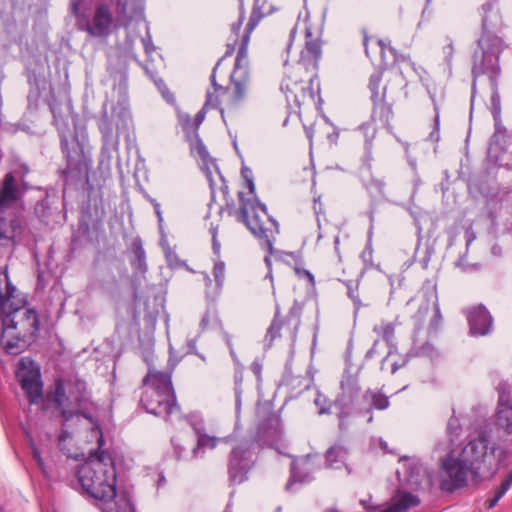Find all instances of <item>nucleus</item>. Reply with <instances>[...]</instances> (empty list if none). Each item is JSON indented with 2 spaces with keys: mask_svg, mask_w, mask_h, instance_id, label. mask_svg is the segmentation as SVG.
I'll list each match as a JSON object with an SVG mask.
<instances>
[{
  "mask_svg": "<svg viewBox=\"0 0 512 512\" xmlns=\"http://www.w3.org/2000/svg\"><path fill=\"white\" fill-rule=\"evenodd\" d=\"M92 404L87 383L78 376L58 377L53 386L46 391L42 412L55 411L61 420V430L58 435V443L62 445L70 437L67 423L75 416H82L89 420L93 426L91 435L96 438L98 448L105 444L102 429L93 416L87 412Z\"/></svg>",
  "mask_w": 512,
  "mask_h": 512,
  "instance_id": "obj_1",
  "label": "nucleus"
},
{
  "mask_svg": "<svg viewBox=\"0 0 512 512\" xmlns=\"http://www.w3.org/2000/svg\"><path fill=\"white\" fill-rule=\"evenodd\" d=\"M505 458L506 451L496 444L489 446L487 436L481 435L469 440L457 457L447 455L441 466L450 479V489L454 490L467 485L469 474L475 481L492 477Z\"/></svg>",
  "mask_w": 512,
  "mask_h": 512,
  "instance_id": "obj_2",
  "label": "nucleus"
},
{
  "mask_svg": "<svg viewBox=\"0 0 512 512\" xmlns=\"http://www.w3.org/2000/svg\"><path fill=\"white\" fill-rule=\"evenodd\" d=\"M220 61L216 63L210 76L213 90H207L205 108L218 109L223 121L233 117L247 99L251 87V77L247 65V51L239 47L234 69L230 75V85L222 86L216 81V71Z\"/></svg>",
  "mask_w": 512,
  "mask_h": 512,
  "instance_id": "obj_3",
  "label": "nucleus"
},
{
  "mask_svg": "<svg viewBox=\"0 0 512 512\" xmlns=\"http://www.w3.org/2000/svg\"><path fill=\"white\" fill-rule=\"evenodd\" d=\"M29 169L21 165L18 169L7 172L0 181V244L2 246L15 245L24 229L22 216L9 209L20 201L28 184L25 177Z\"/></svg>",
  "mask_w": 512,
  "mask_h": 512,
  "instance_id": "obj_4",
  "label": "nucleus"
},
{
  "mask_svg": "<svg viewBox=\"0 0 512 512\" xmlns=\"http://www.w3.org/2000/svg\"><path fill=\"white\" fill-rule=\"evenodd\" d=\"M482 9V34L473 54L471 72L474 79L488 75L492 84L496 85L500 73L499 56L503 49L502 39L496 35L501 26V16L491 3L484 4Z\"/></svg>",
  "mask_w": 512,
  "mask_h": 512,
  "instance_id": "obj_5",
  "label": "nucleus"
},
{
  "mask_svg": "<svg viewBox=\"0 0 512 512\" xmlns=\"http://www.w3.org/2000/svg\"><path fill=\"white\" fill-rule=\"evenodd\" d=\"M16 287L11 283L7 271H0V317L1 325L13 328L22 337L35 341L40 319L37 311L18 298Z\"/></svg>",
  "mask_w": 512,
  "mask_h": 512,
  "instance_id": "obj_6",
  "label": "nucleus"
},
{
  "mask_svg": "<svg viewBox=\"0 0 512 512\" xmlns=\"http://www.w3.org/2000/svg\"><path fill=\"white\" fill-rule=\"evenodd\" d=\"M78 484L88 496L106 501L116 495V469L112 456L102 448L78 466L76 472Z\"/></svg>",
  "mask_w": 512,
  "mask_h": 512,
  "instance_id": "obj_7",
  "label": "nucleus"
},
{
  "mask_svg": "<svg viewBox=\"0 0 512 512\" xmlns=\"http://www.w3.org/2000/svg\"><path fill=\"white\" fill-rule=\"evenodd\" d=\"M141 389L140 405L147 413L168 421L173 413L180 410L172 384V370L158 371L149 364Z\"/></svg>",
  "mask_w": 512,
  "mask_h": 512,
  "instance_id": "obj_8",
  "label": "nucleus"
},
{
  "mask_svg": "<svg viewBox=\"0 0 512 512\" xmlns=\"http://www.w3.org/2000/svg\"><path fill=\"white\" fill-rule=\"evenodd\" d=\"M238 197L240 200L238 219L262 242L267 252L273 254V243L275 236L279 233L278 222L268 215L265 204L257 200L245 199L243 192H239Z\"/></svg>",
  "mask_w": 512,
  "mask_h": 512,
  "instance_id": "obj_9",
  "label": "nucleus"
},
{
  "mask_svg": "<svg viewBox=\"0 0 512 512\" xmlns=\"http://www.w3.org/2000/svg\"><path fill=\"white\" fill-rule=\"evenodd\" d=\"M310 68L296 63L286 67L284 78L281 81V91L286 95L287 101L294 102L298 107L302 105L316 106L320 102L319 86L313 87V75Z\"/></svg>",
  "mask_w": 512,
  "mask_h": 512,
  "instance_id": "obj_10",
  "label": "nucleus"
},
{
  "mask_svg": "<svg viewBox=\"0 0 512 512\" xmlns=\"http://www.w3.org/2000/svg\"><path fill=\"white\" fill-rule=\"evenodd\" d=\"M119 92L121 98L118 100L117 104L112 107L111 112L107 110L106 103L102 107L101 115L97 122L102 137L114 136V129L125 130L128 129L132 123L127 97V76L125 74L121 76Z\"/></svg>",
  "mask_w": 512,
  "mask_h": 512,
  "instance_id": "obj_11",
  "label": "nucleus"
},
{
  "mask_svg": "<svg viewBox=\"0 0 512 512\" xmlns=\"http://www.w3.org/2000/svg\"><path fill=\"white\" fill-rule=\"evenodd\" d=\"M363 401L364 393H361L359 373L345 369L340 381V393L334 401V405L339 408V419L344 420L352 413L359 414Z\"/></svg>",
  "mask_w": 512,
  "mask_h": 512,
  "instance_id": "obj_12",
  "label": "nucleus"
},
{
  "mask_svg": "<svg viewBox=\"0 0 512 512\" xmlns=\"http://www.w3.org/2000/svg\"><path fill=\"white\" fill-rule=\"evenodd\" d=\"M384 70L382 68L374 71L368 81V89L371 93L370 100L372 102L371 119L374 122H380L385 128L391 129V120L394 116L393 103L387 100V88L382 87Z\"/></svg>",
  "mask_w": 512,
  "mask_h": 512,
  "instance_id": "obj_13",
  "label": "nucleus"
},
{
  "mask_svg": "<svg viewBox=\"0 0 512 512\" xmlns=\"http://www.w3.org/2000/svg\"><path fill=\"white\" fill-rule=\"evenodd\" d=\"M301 312L302 307L297 301L293 303L285 317L281 315L279 306H276L274 317L264 336L265 348H271L275 340L281 338V330L283 328L288 331L291 341L295 342L301 324Z\"/></svg>",
  "mask_w": 512,
  "mask_h": 512,
  "instance_id": "obj_14",
  "label": "nucleus"
},
{
  "mask_svg": "<svg viewBox=\"0 0 512 512\" xmlns=\"http://www.w3.org/2000/svg\"><path fill=\"white\" fill-rule=\"evenodd\" d=\"M253 442L242 441L231 449L227 460V472L231 485H237L248 479V473L254 466Z\"/></svg>",
  "mask_w": 512,
  "mask_h": 512,
  "instance_id": "obj_15",
  "label": "nucleus"
},
{
  "mask_svg": "<svg viewBox=\"0 0 512 512\" xmlns=\"http://www.w3.org/2000/svg\"><path fill=\"white\" fill-rule=\"evenodd\" d=\"M120 26L122 25L118 23V19L115 21L110 7L107 4H100L95 8L91 21L79 25V29L91 37L107 38Z\"/></svg>",
  "mask_w": 512,
  "mask_h": 512,
  "instance_id": "obj_16",
  "label": "nucleus"
},
{
  "mask_svg": "<svg viewBox=\"0 0 512 512\" xmlns=\"http://www.w3.org/2000/svg\"><path fill=\"white\" fill-rule=\"evenodd\" d=\"M22 365L17 371V377L29 404L35 405L40 402L43 404L46 394L43 393L44 385L39 367L35 365L26 367L23 362Z\"/></svg>",
  "mask_w": 512,
  "mask_h": 512,
  "instance_id": "obj_17",
  "label": "nucleus"
},
{
  "mask_svg": "<svg viewBox=\"0 0 512 512\" xmlns=\"http://www.w3.org/2000/svg\"><path fill=\"white\" fill-rule=\"evenodd\" d=\"M276 10L277 7L272 0H254L249 20L240 35L239 47H244V50L247 51L253 30L264 17L271 15Z\"/></svg>",
  "mask_w": 512,
  "mask_h": 512,
  "instance_id": "obj_18",
  "label": "nucleus"
},
{
  "mask_svg": "<svg viewBox=\"0 0 512 512\" xmlns=\"http://www.w3.org/2000/svg\"><path fill=\"white\" fill-rule=\"evenodd\" d=\"M321 55L322 42L319 33L307 27L305 30V45L301 51L298 63L310 68L314 72L317 70Z\"/></svg>",
  "mask_w": 512,
  "mask_h": 512,
  "instance_id": "obj_19",
  "label": "nucleus"
},
{
  "mask_svg": "<svg viewBox=\"0 0 512 512\" xmlns=\"http://www.w3.org/2000/svg\"><path fill=\"white\" fill-rule=\"evenodd\" d=\"M469 332L473 336L488 335L493 326V318L483 304L469 308L466 312Z\"/></svg>",
  "mask_w": 512,
  "mask_h": 512,
  "instance_id": "obj_20",
  "label": "nucleus"
},
{
  "mask_svg": "<svg viewBox=\"0 0 512 512\" xmlns=\"http://www.w3.org/2000/svg\"><path fill=\"white\" fill-rule=\"evenodd\" d=\"M61 149L66 160H89L90 150L84 141H81L76 133L69 137L60 132Z\"/></svg>",
  "mask_w": 512,
  "mask_h": 512,
  "instance_id": "obj_21",
  "label": "nucleus"
},
{
  "mask_svg": "<svg viewBox=\"0 0 512 512\" xmlns=\"http://www.w3.org/2000/svg\"><path fill=\"white\" fill-rule=\"evenodd\" d=\"M33 342L32 339L22 337L17 330L10 326L1 325L0 344L7 353L17 355Z\"/></svg>",
  "mask_w": 512,
  "mask_h": 512,
  "instance_id": "obj_22",
  "label": "nucleus"
},
{
  "mask_svg": "<svg viewBox=\"0 0 512 512\" xmlns=\"http://www.w3.org/2000/svg\"><path fill=\"white\" fill-rule=\"evenodd\" d=\"M389 398L383 394L381 391H375L372 389H367L364 392V401L363 406L360 409V415H369L368 422L373 420L372 411L376 410H385L389 407Z\"/></svg>",
  "mask_w": 512,
  "mask_h": 512,
  "instance_id": "obj_23",
  "label": "nucleus"
},
{
  "mask_svg": "<svg viewBox=\"0 0 512 512\" xmlns=\"http://www.w3.org/2000/svg\"><path fill=\"white\" fill-rule=\"evenodd\" d=\"M434 354L435 348L429 341L421 343L416 335H414L411 350L405 355L401 362L396 361L392 364V373H395L398 369L404 367L411 357H433Z\"/></svg>",
  "mask_w": 512,
  "mask_h": 512,
  "instance_id": "obj_24",
  "label": "nucleus"
},
{
  "mask_svg": "<svg viewBox=\"0 0 512 512\" xmlns=\"http://www.w3.org/2000/svg\"><path fill=\"white\" fill-rule=\"evenodd\" d=\"M281 434V419L279 414L270 412L261 421L258 427V435L263 439H277Z\"/></svg>",
  "mask_w": 512,
  "mask_h": 512,
  "instance_id": "obj_25",
  "label": "nucleus"
},
{
  "mask_svg": "<svg viewBox=\"0 0 512 512\" xmlns=\"http://www.w3.org/2000/svg\"><path fill=\"white\" fill-rule=\"evenodd\" d=\"M142 10L139 0H117L116 12L118 23L128 26L134 16Z\"/></svg>",
  "mask_w": 512,
  "mask_h": 512,
  "instance_id": "obj_26",
  "label": "nucleus"
},
{
  "mask_svg": "<svg viewBox=\"0 0 512 512\" xmlns=\"http://www.w3.org/2000/svg\"><path fill=\"white\" fill-rule=\"evenodd\" d=\"M207 111L208 109L203 105L193 118L188 114L179 116L180 125L187 139H192L198 136V129L204 121Z\"/></svg>",
  "mask_w": 512,
  "mask_h": 512,
  "instance_id": "obj_27",
  "label": "nucleus"
},
{
  "mask_svg": "<svg viewBox=\"0 0 512 512\" xmlns=\"http://www.w3.org/2000/svg\"><path fill=\"white\" fill-rule=\"evenodd\" d=\"M133 258L130 260V265L135 274L145 276L148 271L146 260V252L143 247V242L140 237H136L132 241Z\"/></svg>",
  "mask_w": 512,
  "mask_h": 512,
  "instance_id": "obj_28",
  "label": "nucleus"
},
{
  "mask_svg": "<svg viewBox=\"0 0 512 512\" xmlns=\"http://www.w3.org/2000/svg\"><path fill=\"white\" fill-rule=\"evenodd\" d=\"M311 474L312 468L310 467L308 458L293 460L291 463V476L287 488L295 482L305 483L310 481L312 479Z\"/></svg>",
  "mask_w": 512,
  "mask_h": 512,
  "instance_id": "obj_29",
  "label": "nucleus"
},
{
  "mask_svg": "<svg viewBox=\"0 0 512 512\" xmlns=\"http://www.w3.org/2000/svg\"><path fill=\"white\" fill-rule=\"evenodd\" d=\"M400 325L399 317H396L392 322L381 321L373 327V332L380 336L388 346L395 347V329Z\"/></svg>",
  "mask_w": 512,
  "mask_h": 512,
  "instance_id": "obj_30",
  "label": "nucleus"
},
{
  "mask_svg": "<svg viewBox=\"0 0 512 512\" xmlns=\"http://www.w3.org/2000/svg\"><path fill=\"white\" fill-rule=\"evenodd\" d=\"M103 502V512H135L131 500L125 495H115Z\"/></svg>",
  "mask_w": 512,
  "mask_h": 512,
  "instance_id": "obj_31",
  "label": "nucleus"
},
{
  "mask_svg": "<svg viewBox=\"0 0 512 512\" xmlns=\"http://www.w3.org/2000/svg\"><path fill=\"white\" fill-rule=\"evenodd\" d=\"M100 160H120L118 135L102 137Z\"/></svg>",
  "mask_w": 512,
  "mask_h": 512,
  "instance_id": "obj_32",
  "label": "nucleus"
},
{
  "mask_svg": "<svg viewBox=\"0 0 512 512\" xmlns=\"http://www.w3.org/2000/svg\"><path fill=\"white\" fill-rule=\"evenodd\" d=\"M284 383L295 393L299 394L310 388L312 378L307 375H294L288 372L284 377Z\"/></svg>",
  "mask_w": 512,
  "mask_h": 512,
  "instance_id": "obj_33",
  "label": "nucleus"
},
{
  "mask_svg": "<svg viewBox=\"0 0 512 512\" xmlns=\"http://www.w3.org/2000/svg\"><path fill=\"white\" fill-rule=\"evenodd\" d=\"M496 424L506 433L512 434V404L497 405Z\"/></svg>",
  "mask_w": 512,
  "mask_h": 512,
  "instance_id": "obj_34",
  "label": "nucleus"
},
{
  "mask_svg": "<svg viewBox=\"0 0 512 512\" xmlns=\"http://www.w3.org/2000/svg\"><path fill=\"white\" fill-rule=\"evenodd\" d=\"M505 135L502 133H494L490 139L488 146V157L489 160H499L502 157L503 152L505 151Z\"/></svg>",
  "mask_w": 512,
  "mask_h": 512,
  "instance_id": "obj_35",
  "label": "nucleus"
},
{
  "mask_svg": "<svg viewBox=\"0 0 512 512\" xmlns=\"http://www.w3.org/2000/svg\"><path fill=\"white\" fill-rule=\"evenodd\" d=\"M512 486V470L509 474L503 479L499 487H497L494 491V496L485 501V505L487 509H492L496 506L498 501L505 495V493Z\"/></svg>",
  "mask_w": 512,
  "mask_h": 512,
  "instance_id": "obj_36",
  "label": "nucleus"
},
{
  "mask_svg": "<svg viewBox=\"0 0 512 512\" xmlns=\"http://www.w3.org/2000/svg\"><path fill=\"white\" fill-rule=\"evenodd\" d=\"M419 504L420 499L418 496L409 492H405L393 505L395 506L396 512H407L411 507H416Z\"/></svg>",
  "mask_w": 512,
  "mask_h": 512,
  "instance_id": "obj_37",
  "label": "nucleus"
},
{
  "mask_svg": "<svg viewBox=\"0 0 512 512\" xmlns=\"http://www.w3.org/2000/svg\"><path fill=\"white\" fill-rule=\"evenodd\" d=\"M203 163H204V166L202 167V169H203V171L206 174V177H207V179L209 181L211 189H213L215 182H214V179H213V176H212V171H211L210 166L213 169H215V171L219 175V178H220V180L222 182V185H221L220 189L222 190V192L224 194H227L228 193V186L226 184L224 176L220 173L219 169L217 168L216 162H203Z\"/></svg>",
  "mask_w": 512,
  "mask_h": 512,
  "instance_id": "obj_38",
  "label": "nucleus"
},
{
  "mask_svg": "<svg viewBox=\"0 0 512 512\" xmlns=\"http://www.w3.org/2000/svg\"><path fill=\"white\" fill-rule=\"evenodd\" d=\"M188 140L190 141V150L193 157L200 160H209V153L199 135Z\"/></svg>",
  "mask_w": 512,
  "mask_h": 512,
  "instance_id": "obj_39",
  "label": "nucleus"
},
{
  "mask_svg": "<svg viewBox=\"0 0 512 512\" xmlns=\"http://www.w3.org/2000/svg\"><path fill=\"white\" fill-rule=\"evenodd\" d=\"M193 427H194L196 433L199 435L198 440H197V445L193 449L194 455L197 453V451L199 449L206 448V447L213 449L216 447L217 442H218V439L216 437L207 435L205 433H201L200 430L195 425Z\"/></svg>",
  "mask_w": 512,
  "mask_h": 512,
  "instance_id": "obj_40",
  "label": "nucleus"
},
{
  "mask_svg": "<svg viewBox=\"0 0 512 512\" xmlns=\"http://www.w3.org/2000/svg\"><path fill=\"white\" fill-rule=\"evenodd\" d=\"M34 212L41 221H46L51 215V205L48 196L40 199L34 206Z\"/></svg>",
  "mask_w": 512,
  "mask_h": 512,
  "instance_id": "obj_41",
  "label": "nucleus"
},
{
  "mask_svg": "<svg viewBox=\"0 0 512 512\" xmlns=\"http://www.w3.org/2000/svg\"><path fill=\"white\" fill-rule=\"evenodd\" d=\"M498 392V405L511 404L510 396L512 392V386L507 381H501L496 387Z\"/></svg>",
  "mask_w": 512,
  "mask_h": 512,
  "instance_id": "obj_42",
  "label": "nucleus"
},
{
  "mask_svg": "<svg viewBox=\"0 0 512 512\" xmlns=\"http://www.w3.org/2000/svg\"><path fill=\"white\" fill-rule=\"evenodd\" d=\"M442 320L443 317L441 314L438 297L435 295V301L433 302V317L429 322V331L434 333L437 332L442 323Z\"/></svg>",
  "mask_w": 512,
  "mask_h": 512,
  "instance_id": "obj_43",
  "label": "nucleus"
},
{
  "mask_svg": "<svg viewBox=\"0 0 512 512\" xmlns=\"http://www.w3.org/2000/svg\"><path fill=\"white\" fill-rule=\"evenodd\" d=\"M446 431L448 436L450 437L451 442H454L455 439H457L460 436L462 432V427L459 419L454 415L449 418Z\"/></svg>",
  "mask_w": 512,
  "mask_h": 512,
  "instance_id": "obj_44",
  "label": "nucleus"
},
{
  "mask_svg": "<svg viewBox=\"0 0 512 512\" xmlns=\"http://www.w3.org/2000/svg\"><path fill=\"white\" fill-rule=\"evenodd\" d=\"M213 276L216 286L219 290L222 289L225 279V263L220 259L214 262Z\"/></svg>",
  "mask_w": 512,
  "mask_h": 512,
  "instance_id": "obj_45",
  "label": "nucleus"
},
{
  "mask_svg": "<svg viewBox=\"0 0 512 512\" xmlns=\"http://www.w3.org/2000/svg\"><path fill=\"white\" fill-rule=\"evenodd\" d=\"M360 259L363 262V266H364L363 269L365 271L374 267V263H373V247H372L371 241H368L366 243L365 248L363 249V251L360 254Z\"/></svg>",
  "mask_w": 512,
  "mask_h": 512,
  "instance_id": "obj_46",
  "label": "nucleus"
},
{
  "mask_svg": "<svg viewBox=\"0 0 512 512\" xmlns=\"http://www.w3.org/2000/svg\"><path fill=\"white\" fill-rule=\"evenodd\" d=\"M242 382H243V367L238 366L234 372V391H235V395H236L237 405H240V402H241Z\"/></svg>",
  "mask_w": 512,
  "mask_h": 512,
  "instance_id": "obj_47",
  "label": "nucleus"
},
{
  "mask_svg": "<svg viewBox=\"0 0 512 512\" xmlns=\"http://www.w3.org/2000/svg\"><path fill=\"white\" fill-rule=\"evenodd\" d=\"M343 453V450L339 446H332L330 447L326 454H325V460L326 462L332 466L334 463H336L339 460V457Z\"/></svg>",
  "mask_w": 512,
  "mask_h": 512,
  "instance_id": "obj_48",
  "label": "nucleus"
},
{
  "mask_svg": "<svg viewBox=\"0 0 512 512\" xmlns=\"http://www.w3.org/2000/svg\"><path fill=\"white\" fill-rule=\"evenodd\" d=\"M241 175L245 181V184L251 193L255 192V185L253 181L252 170L247 166L243 165L241 168Z\"/></svg>",
  "mask_w": 512,
  "mask_h": 512,
  "instance_id": "obj_49",
  "label": "nucleus"
},
{
  "mask_svg": "<svg viewBox=\"0 0 512 512\" xmlns=\"http://www.w3.org/2000/svg\"><path fill=\"white\" fill-rule=\"evenodd\" d=\"M294 272L295 274L298 276V278L300 279H306L309 283V286L311 288H314L315 287V278H314V275L309 271V270H306L304 268H301V267H298V266H295L294 267Z\"/></svg>",
  "mask_w": 512,
  "mask_h": 512,
  "instance_id": "obj_50",
  "label": "nucleus"
},
{
  "mask_svg": "<svg viewBox=\"0 0 512 512\" xmlns=\"http://www.w3.org/2000/svg\"><path fill=\"white\" fill-rule=\"evenodd\" d=\"M428 311H429V303L428 302L422 303L419 306V309L415 314V318L417 319V321L420 322V324L416 327L415 334L421 330L422 322H423L425 316L427 315Z\"/></svg>",
  "mask_w": 512,
  "mask_h": 512,
  "instance_id": "obj_51",
  "label": "nucleus"
},
{
  "mask_svg": "<svg viewBox=\"0 0 512 512\" xmlns=\"http://www.w3.org/2000/svg\"><path fill=\"white\" fill-rule=\"evenodd\" d=\"M389 52L392 53V55L394 56L395 63H406L412 68H414L415 64L411 61L410 56L398 53V51L392 46H389Z\"/></svg>",
  "mask_w": 512,
  "mask_h": 512,
  "instance_id": "obj_52",
  "label": "nucleus"
},
{
  "mask_svg": "<svg viewBox=\"0 0 512 512\" xmlns=\"http://www.w3.org/2000/svg\"><path fill=\"white\" fill-rule=\"evenodd\" d=\"M245 14H246L245 7H243V5H241V7H239L238 20L231 25V31L236 36L240 35L241 27H242L243 21L245 19Z\"/></svg>",
  "mask_w": 512,
  "mask_h": 512,
  "instance_id": "obj_53",
  "label": "nucleus"
},
{
  "mask_svg": "<svg viewBox=\"0 0 512 512\" xmlns=\"http://www.w3.org/2000/svg\"><path fill=\"white\" fill-rule=\"evenodd\" d=\"M440 139V117L439 112L436 109V114L434 117V127L433 130L429 134V140L432 142H438Z\"/></svg>",
  "mask_w": 512,
  "mask_h": 512,
  "instance_id": "obj_54",
  "label": "nucleus"
},
{
  "mask_svg": "<svg viewBox=\"0 0 512 512\" xmlns=\"http://www.w3.org/2000/svg\"><path fill=\"white\" fill-rule=\"evenodd\" d=\"M271 255H275L278 260H282V261H284V257H286V256L293 257V258L295 257L294 252H283V251H276V250H274L273 254H270L268 252V255L265 256V258H264V262L269 268L271 267V258H270Z\"/></svg>",
  "mask_w": 512,
  "mask_h": 512,
  "instance_id": "obj_55",
  "label": "nucleus"
},
{
  "mask_svg": "<svg viewBox=\"0 0 512 512\" xmlns=\"http://www.w3.org/2000/svg\"><path fill=\"white\" fill-rule=\"evenodd\" d=\"M166 259L170 268H181L186 265L175 253H168Z\"/></svg>",
  "mask_w": 512,
  "mask_h": 512,
  "instance_id": "obj_56",
  "label": "nucleus"
},
{
  "mask_svg": "<svg viewBox=\"0 0 512 512\" xmlns=\"http://www.w3.org/2000/svg\"><path fill=\"white\" fill-rule=\"evenodd\" d=\"M49 107L53 114L54 123L56 126L59 127L63 122V117L60 113V106L58 104H56L55 102H50Z\"/></svg>",
  "mask_w": 512,
  "mask_h": 512,
  "instance_id": "obj_57",
  "label": "nucleus"
},
{
  "mask_svg": "<svg viewBox=\"0 0 512 512\" xmlns=\"http://www.w3.org/2000/svg\"><path fill=\"white\" fill-rule=\"evenodd\" d=\"M347 294L349 298L355 303L360 304V298L358 294V285L355 286L352 284V282L347 283Z\"/></svg>",
  "mask_w": 512,
  "mask_h": 512,
  "instance_id": "obj_58",
  "label": "nucleus"
},
{
  "mask_svg": "<svg viewBox=\"0 0 512 512\" xmlns=\"http://www.w3.org/2000/svg\"><path fill=\"white\" fill-rule=\"evenodd\" d=\"M262 369L263 365L258 359H255L250 365V370L256 376L258 382L262 381Z\"/></svg>",
  "mask_w": 512,
  "mask_h": 512,
  "instance_id": "obj_59",
  "label": "nucleus"
},
{
  "mask_svg": "<svg viewBox=\"0 0 512 512\" xmlns=\"http://www.w3.org/2000/svg\"><path fill=\"white\" fill-rule=\"evenodd\" d=\"M211 320H213V321L217 320L216 314L214 312L207 311L203 315L201 322H200L202 329H207L210 326Z\"/></svg>",
  "mask_w": 512,
  "mask_h": 512,
  "instance_id": "obj_60",
  "label": "nucleus"
},
{
  "mask_svg": "<svg viewBox=\"0 0 512 512\" xmlns=\"http://www.w3.org/2000/svg\"><path fill=\"white\" fill-rule=\"evenodd\" d=\"M154 211H155V214L158 219L159 230L162 233L163 232V216H162L161 206L159 203H155Z\"/></svg>",
  "mask_w": 512,
  "mask_h": 512,
  "instance_id": "obj_61",
  "label": "nucleus"
},
{
  "mask_svg": "<svg viewBox=\"0 0 512 512\" xmlns=\"http://www.w3.org/2000/svg\"><path fill=\"white\" fill-rule=\"evenodd\" d=\"M362 35H363V46H364V49H365V54H366L367 57H369L370 54H369L368 43H369V40H370V36L368 35V31H367L366 28L362 29Z\"/></svg>",
  "mask_w": 512,
  "mask_h": 512,
  "instance_id": "obj_62",
  "label": "nucleus"
},
{
  "mask_svg": "<svg viewBox=\"0 0 512 512\" xmlns=\"http://www.w3.org/2000/svg\"><path fill=\"white\" fill-rule=\"evenodd\" d=\"M220 243L219 241L217 240V234H216V231H213V235H212V248H213V251L215 254H219L220 253Z\"/></svg>",
  "mask_w": 512,
  "mask_h": 512,
  "instance_id": "obj_63",
  "label": "nucleus"
},
{
  "mask_svg": "<svg viewBox=\"0 0 512 512\" xmlns=\"http://www.w3.org/2000/svg\"><path fill=\"white\" fill-rule=\"evenodd\" d=\"M237 42H238V39H236L233 44H228L227 45V49H226V52H225L224 56L218 60V61H220V63L222 62V60L225 57L231 56L234 53L235 45L237 44Z\"/></svg>",
  "mask_w": 512,
  "mask_h": 512,
  "instance_id": "obj_64",
  "label": "nucleus"
}]
</instances>
